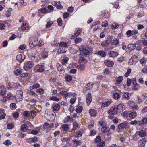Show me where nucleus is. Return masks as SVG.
Here are the masks:
<instances>
[{"label": "nucleus", "mask_w": 147, "mask_h": 147, "mask_svg": "<svg viewBox=\"0 0 147 147\" xmlns=\"http://www.w3.org/2000/svg\"><path fill=\"white\" fill-rule=\"evenodd\" d=\"M34 65V63L33 61H28L25 63L23 68L25 70L28 71L31 69Z\"/></svg>", "instance_id": "1"}, {"label": "nucleus", "mask_w": 147, "mask_h": 147, "mask_svg": "<svg viewBox=\"0 0 147 147\" xmlns=\"http://www.w3.org/2000/svg\"><path fill=\"white\" fill-rule=\"evenodd\" d=\"M35 72H42L44 70V66L43 65H36L34 68Z\"/></svg>", "instance_id": "2"}, {"label": "nucleus", "mask_w": 147, "mask_h": 147, "mask_svg": "<svg viewBox=\"0 0 147 147\" xmlns=\"http://www.w3.org/2000/svg\"><path fill=\"white\" fill-rule=\"evenodd\" d=\"M29 43L30 46L32 47L36 46L38 44V40L33 38H31L29 39Z\"/></svg>", "instance_id": "3"}, {"label": "nucleus", "mask_w": 147, "mask_h": 147, "mask_svg": "<svg viewBox=\"0 0 147 147\" xmlns=\"http://www.w3.org/2000/svg\"><path fill=\"white\" fill-rule=\"evenodd\" d=\"M6 94V89L3 85L0 84V95L4 98Z\"/></svg>", "instance_id": "4"}, {"label": "nucleus", "mask_w": 147, "mask_h": 147, "mask_svg": "<svg viewBox=\"0 0 147 147\" xmlns=\"http://www.w3.org/2000/svg\"><path fill=\"white\" fill-rule=\"evenodd\" d=\"M25 59V56L24 55L20 54L16 56V59L20 63H21Z\"/></svg>", "instance_id": "5"}, {"label": "nucleus", "mask_w": 147, "mask_h": 147, "mask_svg": "<svg viewBox=\"0 0 147 147\" xmlns=\"http://www.w3.org/2000/svg\"><path fill=\"white\" fill-rule=\"evenodd\" d=\"M136 44H129L127 46L128 50H127V52L129 53L133 50L136 47Z\"/></svg>", "instance_id": "6"}, {"label": "nucleus", "mask_w": 147, "mask_h": 147, "mask_svg": "<svg viewBox=\"0 0 147 147\" xmlns=\"http://www.w3.org/2000/svg\"><path fill=\"white\" fill-rule=\"evenodd\" d=\"M104 64L108 67H112L114 65V63L112 61L106 60L105 61Z\"/></svg>", "instance_id": "7"}, {"label": "nucleus", "mask_w": 147, "mask_h": 147, "mask_svg": "<svg viewBox=\"0 0 147 147\" xmlns=\"http://www.w3.org/2000/svg\"><path fill=\"white\" fill-rule=\"evenodd\" d=\"M86 101L87 105L88 106L92 101V96L90 93H89L87 94Z\"/></svg>", "instance_id": "8"}, {"label": "nucleus", "mask_w": 147, "mask_h": 147, "mask_svg": "<svg viewBox=\"0 0 147 147\" xmlns=\"http://www.w3.org/2000/svg\"><path fill=\"white\" fill-rule=\"evenodd\" d=\"M74 47L73 46L71 47L70 49V52L73 54L76 53L78 51V48L76 45H74Z\"/></svg>", "instance_id": "9"}, {"label": "nucleus", "mask_w": 147, "mask_h": 147, "mask_svg": "<svg viewBox=\"0 0 147 147\" xmlns=\"http://www.w3.org/2000/svg\"><path fill=\"white\" fill-rule=\"evenodd\" d=\"M108 53L110 57L113 58L117 57L118 55V52L113 51H110L108 52Z\"/></svg>", "instance_id": "10"}, {"label": "nucleus", "mask_w": 147, "mask_h": 147, "mask_svg": "<svg viewBox=\"0 0 147 147\" xmlns=\"http://www.w3.org/2000/svg\"><path fill=\"white\" fill-rule=\"evenodd\" d=\"M146 140L145 138H143L138 143L139 147H144L146 143Z\"/></svg>", "instance_id": "11"}, {"label": "nucleus", "mask_w": 147, "mask_h": 147, "mask_svg": "<svg viewBox=\"0 0 147 147\" xmlns=\"http://www.w3.org/2000/svg\"><path fill=\"white\" fill-rule=\"evenodd\" d=\"M127 123L125 122H123V123L118 125V128H119V129H123L127 128Z\"/></svg>", "instance_id": "12"}, {"label": "nucleus", "mask_w": 147, "mask_h": 147, "mask_svg": "<svg viewBox=\"0 0 147 147\" xmlns=\"http://www.w3.org/2000/svg\"><path fill=\"white\" fill-rule=\"evenodd\" d=\"M112 102L113 101L112 100L110 99L105 102L102 103L101 106L102 107H107L111 103H112Z\"/></svg>", "instance_id": "13"}, {"label": "nucleus", "mask_w": 147, "mask_h": 147, "mask_svg": "<svg viewBox=\"0 0 147 147\" xmlns=\"http://www.w3.org/2000/svg\"><path fill=\"white\" fill-rule=\"evenodd\" d=\"M66 50L61 46L58 49L57 53L58 54H61L65 53L66 52Z\"/></svg>", "instance_id": "14"}, {"label": "nucleus", "mask_w": 147, "mask_h": 147, "mask_svg": "<svg viewBox=\"0 0 147 147\" xmlns=\"http://www.w3.org/2000/svg\"><path fill=\"white\" fill-rule=\"evenodd\" d=\"M42 51L41 53V56L43 58L45 59L47 58L48 56V52L44 49H42Z\"/></svg>", "instance_id": "15"}, {"label": "nucleus", "mask_w": 147, "mask_h": 147, "mask_svg": "<svg viewBox=\"0 0 147 147\" xmlns=\"http://www.w3.org/2000/svg\"><path fill=\"white\" fill-rule=\"evenodd\" d=\"M60 108V105L58 104H54L52 107V109L54 111H57L59 110Z\"/></svg>", "instance_id": "16"}, {"label": "nucleus", "mask_w": 147, "mask_h": 147, "mask_svg": "<svg viewBox=\"0 0 147 147\" xmlns=\"http://www.w3.org/2000/svg\"><path fill=\"white\" fill-rule=\"evenodd\" d=\"M105 53V51L100 50L98 51L97 53H95V54H97L102 57H105L106 56Z\"/></svg>", "instance_id": "17"}, {"label": "nucleus", "mask_w": 147, "mask_h": 147, "mask_svg": "<svg viewBox=\"0 0 147 147\" xmlns=\"http://www.w3.org/2000/svg\"><path fill=\"white\" fill-rule=\"evenodd\" d=\"M28 127L26 124H23L21 126V129L24 132L27 131L28 133H29L28 131H30L28 129Z\"/></svg>", "instance_id": "18"}, {"label": "nucleus", "mask_w": 147, "mask_h": 147, "mask_svg": "<svg viewBox=\"0 0 147 147\" xmlns=\"http://www.w3.org/2000/svg\"><path fill=\"white\" fill-rule=\"evenodd\" d=\"M123 79V77L121 76H119L117 78V80L115 82V84L117 86H118L119 85Z\"/></svg>", "instance_id": "19"}, {"label": "nucleus", "mask_w": 147, "mask_h": 147, "mask_svg": "<svg viewBox=\"0 0 147 147\" xmlns=\"http://www.w3.org/2000/svg\"><path fill=\"white\" fill-rule=\"evenodd\" d=\"M17 96L18 98L23 99V92L21 90H18L17 93Z\"/></svg>", "instance_id": "20"}, {"label": "nucleus", "mask_w": 147, "mask_h": 147, "mask_svg": "<svg viewBox=\"0 0 147 147\" xmlns=\"http://www.w3.org/2000/svg\"><path fill=\"white\" fill-rule=\"evenodd\" d=\"M140 124L139 126H142L144 124L147 123V118H144L141 121H139Z\"/></svg>", "instance_id": "21"}, {"label": "nucleus", "mask_w": 147, "mask_h": 147, "mask_svg": "<svg viewBox=\"0 0 147 147\" xmlns=\"http://www.w3.org/2000/svg\"><path fill=\"white\" fill-rule=\"evenodd\" d=\"M89 113L92 116H95L97 115V112L94 109H90Z\"/></svg>", "instance_id": "22"}, {"label": "nucleus", "mask_w": 147, "mask_h": 147, "mask_svg": "<svg viewBox=\"0 0 147 147\" xmlns=\"http://www.w3.org/2000/svg\"><path fill=\"white\" fill-rule=\"evenodd\" d=\"M54 5L58 9H61L63 8L62 6L60 4V3L59 1L55 2L54 3Z\"/></svg>", "instance_id": "23"}, {"label": "nucleus", "mask_w": 147, "mask_h": 147, "mask_svg": "<svg viewBox=\"0 0 147 147\" xmlns=\"http://www.w3.org/2000/svg\"><path fill=\"white\" fill-rule=\"evenodd\" d=\"M111 109H112V114L115 115L118 112H119L117 110V108L115 105L112 107Z\"/></svg>", "instance_id": "24"}, {"label": "nucleus", "mask_w": 147, "mask_h": 147, "mask_svg": "<svg viewBox=\"0 0 147 147\" xmlns=\"http://www.w3.org/2000/svg\"><path fill=\"white\" fill-rule=\"evenodd\" d=\"M69 60L68 57H65L62 60V63L63 65H65L67 63Z\"/></svg>", "instance_id": "25"}, {"label": "nucleus", "mask_w": 147, "mask_h": 147, "mask_svg": "<svg viewBox=\"0 0 147 147\" xmlns=\"http://www.w3.org/2000/svg\"><path fill=\"white\" fill-rule=\"evenodd\" d=\"M72 120V117H71L70 116H68L65 118L64 122L65 123H67L68 122H71Z\"/></svg>", "instance_id": "26"}, {"label": "nucleus", "mask_w": 147, "mask_h": 147, "mask_svg": "<svg viewBox=\"0 0 147 147\" xmlns=\"http://www.w3.org/2000/svg\"><path fill=\"white\" fill-rule=\"evenodd\" d=\"M38 55V54L37 53V54H36L35 55L31 56V59L32 60L35 61L38 60L39 56Z\"/></svg>", "instance_id": "27"}, {"label": "nucleus", "mask_w": 147, "mask_h": 147, "mask_svg": "<svg viewBox=\"0 0 147 147\" xmlns=\"http://www.w3.org/2000/svg\"><path fill=\"white\" fill-rule=\"evenodd\" d=\"M136 61H134V59L131 58L129 60L128 64L130 65H134L136 64Z\"/></svg>", "instance_id": "28"}, {"label": "nucleus", "mask_w": 147, "mask_h": 147, "mask_svg": "<svg viewBox=\"0 0 147 147\" xmlns=\"http://www.w3.org/2000/svg\"><path fill=\"white\" fill-rule=\"evenodd\" d=\"M113 97L114 99L118 100L120 98V96L118 93L115 92L113 94Z\"/></svg>", "instance_id": "29"}, {"label": "nucleus", "mask_w": 147, "mask_h": 147, "mask_svg": "<svg viewBox=\"0 0 147 147\" xmlns=\"http://www.w3.org/2000/svg\"><path fill=\"white\" fill-rule=\"evenodd\" d=\"M73 124L74 127L71 130V131L75 130L78 127V124L76 121L74 122Z\"/></svg>", "instance_id": "30"}, {"label": "nucleus", "mask_w": 147, "mask_h": 147, "mask_svg": "<svg viewBox=\"0 0 147 147\" xmlns=\"http://www.w3.org/2000/svg\"><path fill=\"white\" fill-rule=\"evenodd\" d=\"M138 134L141 137H144L146 135V133L144 131L141 130L138 132Z\"/></svg>", "instance_id": "31"}, {"label": "nucleus", "mask_w": 147, "mask_h": 147, "mask_svg": "<svg viewBox=\"0 0 147 147\" xmlns=\"http://www.w3.org/2000/svg\"><path fill=\"white\" fill-rule=\"evenodd\" d=\"M110 129L109 127H103L101 129V131L103 133H105L107 132H109L110 131Z\"/></svg>", "instance_id": "32"}, {"label": "nucleus", "mask_w": 147, "mask_h": 147, "mask_svg": "<svg viewBox=\"0 0 147 147\" xmlns=\"http://www.w3.org/2000/svg\"><path fill=\"white\" fill-rule=\"evenodd\" d=\"M129 115L130 118L133 119L136 117L137 114L135 112H133L130 113Z\"/></svg>", "instance_id": "33"}, {"label": "nucleus", "mask_w": 147, "mask_h": 147, "mask_svg": "<svg viewBox=\"0 0 147 147\" xmlns=\"http://www.w3.org/2000/svg\"><path fill=\"white\" fill-rule=\"evenodd\" d=\"M22 70L20 69H16L14 70L15 74L16 75H18L21 73Z\"/></svg>", "instance_id": "34"}, {"label": "nucleus", "mask_w": 147, "mask_h": 147, "mask_svg": "<svg viewBox=\"0 0 147 147\" xmlns=\"http://www.w3.org/2000/svg\"><path fill=\"white\" fill-rule=\"evenodd\" d=\"M60 94L64 97H66L68 96V93L67 91H62L60 92Z\"/></svg>", "instance_id": "35"}, {"label": "nucleus", "mask_w": 147, "mask_h": 147, "mask_svg": "<svg viewBox=\"0 0 147 147\" xmlns=\"http://www.w3.org/2000/svg\"><path fill=\"white\" fill-rule=\"evenodd\" d=\"M79 62L81 63H86V61L84 57H82L81 55L79 56Z\"/></svg>", "instance_id": "36"}, {"label": "nucleus", "mask_w": 147, "mask_h": 147, "mask_svg": "<svg viewBox=\"0 0 147 147\" xmlns=\"http://www.w3.org/2000/svg\"><path fill=\"white\" fill-rule=\"evenodd\" d=\"M72 79V77L70 75H68L65 77V80L66 81L68 82L71 81Z\"/></svg>", "instance_id": "37"}, {"label": "nucleus", "mask_w": 147, "mask_h": 147, "mask_svg": "<svg viewBox=\"0 0 147 147\" xmlns=\"http://www.w3.org/2000/svg\"><path fill=\"white\" fill-rule=\"evenodd\" d=\"M36 92L38 94L42 95L44 94V91L43 89L40 88L37 89Z\"/></svg>", "instance_id": "38"}, {"label": "nucleus", "mask_w": 147, "mask_h": 147, "mask_svg": "<svg viewBox=\"0 0 147 147\" xmlns=\"http://www.w3.org/2000/svg\"><path fill=\"white\" fill-rule=\"evenodd\" d=\"M20 110V109H18L17 110V111L13 113V117L15 118H18L19 116V113L17 111L18 110L19 111Z\"/></svg>", "instance_id": "39"}, {"label": "nucleus", "mask_w": 147, "mask_h": 147, "mask_svg": "<svg viewBox=\"0 0 147 147\" xmlns=\"http://www.w3.org/2000/svg\"><path fill=\"white\" fill-rule=\"evenodd\" d=\"M113 39V36H109L107 37L106 41L109 44L111 43Z\"/></svg>", "instance_id": "40"}, {"label": "nucleus", "mask_w": 147, "mask_h": 147, "mask_svg": "<svg viewBox=\"0 0 147 147\" xmlns=\"http://www.w3.org/2000/svg\"><path fill=\"white\" fill-rule=\"evenodd\" d=\"M112 41L113 42H112L111 43L112 45H116L119 43V41L116 38L115 39Z\"/></svg>", "instance_id": "41"}, {"label": "nucleus", "mask_w": 147, "mask_h": 147, "mask_svg": "<svg viewBox=\"0 0 147 147\" xmlns=\"http://www.w3.org/2000/svg\"><path fill=\"white\" fill-rule=\"evenodd\" d=\"M101 141V138L99 136H97L95 140V142L96 143H99Z\"/></svg>", "instance_id": "42"}, {"label": "nucleus", "mask_w": 147, "mask_h": 147, "mask_svg": "<svg viewBox=\"0 0 147 147\" xmlns=\"http://www.w3.org/2000/svg\"><path fill=\"white\" fill-rule=\"evenodd\" d=\"M115 106L117 108V110L118 111L122 110L123 109L122 105L121 104L117 105H116Z\"/></svg>", "instance_id": "43"}, {"label": "nucleus", "mask_w": 147, "mask_h": 147, "mask_svg": "<svg viewBox=\"0 0 147 147\" xmlns=\"http://www.w3.org/2000/svg\"><path fill=\"white\" fill-rule=\"evenodd\" d=\"M62 128L63 130L67 131L68 129V125L67 124L63 125L62 126Z\"/></svg>", "instance_id": "44"}, {"label": "nucleus", "mask_w": 147, "mask_h": 147, "mask_svg": "<svg viewBox=\"0 0 147 147\" xmlns=\"http://www.w3.org/2000/svg\"><path fill=\"white\" fill-rule=\"evenodd\" d=\"M119 25L118 24L115 23L113 24L111 26V28L113 29H115L119 27Z\"/></svg>", "instance_id": "45"}, {"label": "nucleus", "mask_w": 147, "mask_h": 147, "mask_svg": "<svg viewBox=\"0 0 147 147\" xmlns=\"http://www.w3.org/2000/svg\"><path fill=\"white\" fill-rule=\"evenodd\" d=\"M140 88V86L139 85L137 84L133 86L132 89L133 90H136L138 89H139Z\"/></svg>", "instance_id": "46"}, {"label": "nucleus", "mask_w": 147, "mask_h": 147, "mask_svg": "<svg viewBox=\"0 0 147 147\" xmlns=\"http://www.w3.org/2000/svg\"><path fill=\"white\" fill-rule=\"evenodd\" d=\"M140 62L142 66L145 65L146 63V59L144 58H142L140 61Z\"/></svg>", "instance_id": "47"}, {"label": "nucleus", "mask_w": 147, "mask_h": 147, "mask_svg": "<svg viewBox=\"0 0 147 147\" xmlns=\"http://www.w3.org/2000/svg\"><path fill=\"white\" fill-rule=\"evenodd\" d=\"M11 88H13V89H16L18 88V86L17 84L15 83H13L11 84Z\"/></svg>", "instance_id": "48"}, {"label": "nucleus", "mask_w": 147, "mask_h": 147, "mask_svg": "<svg viewBox=\"0 0 147 147\" xmlns=\"http://www.w3.org/2000/svg\"><path fill=\"white\" fill-rule=\"evenodd\" d=\"M23 115L25 117H28L30 116V112L28 111H25L24 112Z\"/></svg>", "instance_id": "49"}, {"label": "nucleus", "mask_w": 147, "mask_h": 147, "mask_svg": "<svg viewBox=\"0 0 147 147\" xmlns=\"http://www.w3.org/2000/svg\"><path fill=\"white\" fill-rule=\"evenodd\" d=\"M77 67L78 69L81 70H83L84 69L85 67L84 65L80 64L77 66Z\"/></svg>", "instance_id": "50"}, {"label": "nucleus", "mask_w": 147, "mask_h": 147, "mask_svg": "<svg viewBox=\"0 0 147 147\" xmlns=\"http://www.w3.org/2000/svg\"><path fill=\"white\" fill-rule=\"evenodd\" d=\"M131 70L130 68H128L127 72L125 74V76L126 77H127L131 72Z\"/></svg>", "instance_id": "51"}, {"label": "nucleus", "mask_w": 147, "mask_h": 147, "mask_svg": "<svg viewBox=\"0 0 147 147\" xmlns=\"http://www.w3.org/2000/svg\"><path fill=\"white\" fill-rule=\"evenodd\" d=\"M6 97L7 99H12L13 97V95L10 92L8 93Z\"/></svg>", "instance_id": "52"}, {"label": "nucleus", "mask_w": 147, "mask_h": 147, "mask_svg": "<svg viewBox=\"0 0 147 147\" xmlns=\"http://www.w3.org/2000/svg\"><path fill=\"white\" fill-rule=\"evenodd\" d=\"M67 45V44L66 42H62L59 44V46L60 47L61 46L62 47H65Z\"/></svg>", "instance_id": "53"}, {"label": "nucleus", "mask_w": 147, "mask_h": 147, "mask_svg": "<svg viewBox=\"0 0 147 147\" xmlns=\"http://www.w3.org/2000/svg\"><path fill=\"white\" fill-rule=\"evenodd\" d=\"M99 123L102 127H104L106 125L105 121L101 120L99 121Z\"/></svg>", "instance_id": "54"}, {"label": "nucleus", "mask_w": 147, "mask_h": 147, "mask_svg": "<svg viewBox=\"0 0 147 147\" xmlns=\"http://www.w3.org/2000/svg\"><path fill=\"white\" fill-rule=\"evenodd\" d=\"M105 145L104 141L102 142L97 145V147H103Z\"/></svg>", "instance_id": "55"}, {"label": "nucleus", "mask_w": 147, "mask_h": 147, "mask_svg": "<svg viewBox=\"0 0 147 147\" xmlns=\"http://www.w3.org/2000/svg\"><path fill=\"white\" fill-rule=\"evenodd\" d=\"M48 9L46 8H43L40 10V12L43 13H46L48 12Z\"/></svg>", "instance_id": "56"}, {"label": "nucleus", "mask_w": 147, "mask_h": 147, "mask_svg": "<svg viewBox=\"0 0 147 147\" xmlns=\"http://www.w3.org/2000/svg\"><path fill=\"white\" fill-rule=\"evenodd\" d=\"M11 109L12 110L16 109V105L15 103H11L10 105Z\"/></svg>", "instance_id": "57"}, {"label": "nucleus", "mask_w": 147, "mask_h": 147, "mask_svg": "<svg viewBox=\"0 0 147 147\" xmlns=\"http://www.w3.org/2000/svg\"><path fill=\"white\" fill-rule=\"evenodd\" d=\"M53 24V22L52 21L51 22H48L46 24V28H49L51 25Z\"/></svg>", "instance_id": "58"}, {"label": "nucleus", "mask_w": 147, "mask_h": 147, "mask_svg": "<svg viewBox=\"0 0 147 147\" xmlns=\"http://www.w3.org/2000/svg\"><path fill=\"white\" fill-rule=\"evenodd\" d=\"M83 109V107L82 106H79L76 110V112L78 113H80L81 112Z\"/></svg>", "instance_id": "59"}, {"label": "nucleus", "mask_w": 147, "mask_h": 147, "mask_svg": "<svg viewBox=\"0 0 147 147\" xmlns=\"http://www.w3.org/2000/svg\"><path fill=\"white\" fill-rule=\"evenodd\" d=\"M123 97H124L125 98H126L127 99H129V94L128 92L125 93L123 95Z\"/></svg>", "instance_id": "60"}, {"label": "nucleus", "mask_w": 147, "mask_h": 147, "mask_svg": "<svg viewBox=\"0 0 147 147\" xmlns=\"http://www.w3.org/2000/svg\"><path fill=\"white\" fill-rule=\"evenodd\" d=\"M36 115V112L35 111L32 110L30 112V115H31L32 117H34Z\"/></svg>", "instance_id": "61"}, {"label": "nucleus", "mask_w": 147, "mask_h": 147, "mask_svg": "<svg viewBox=\"0 0 147 147\" xmlns=\"http://www.w3.org/2000/svg\"><path fill=\"white\" fill-rule=\"evenodd\" d=\"M83 53L85 54V55H88L89 53V51L87 49L85 48H84L83 49Z\"/></svg>", "instance_id": "62"}, {"label": "nucleus", "mask_w": 147, "mask_h": 147, "mask_svg": "<svg viewBox=\"0 0 147 147\" xmlns=\"http://www.w3.org/2000/svg\"><path fill=\"white\" fill-rule=\"evenodd\" d=\"M125 60V58L123 57H121L118 58L117 59V61L120 63H121Z\"/></svg>", "instance_id": "63"}, {"label": "nucleus", "mask_w": 147, "mask_h": 147, "mask_svg": "<svg viewBox=\"0 0 147 147\" xmlns=\"http://www.w3.org/2000/svg\"><path fill=\"white\" fill-rule=\"evenodd\" d=\"M31 138L32 142L35 143L38 141V139L37 137H33Z\"/></svg>", "instance_id": "64"}]
</instances>
